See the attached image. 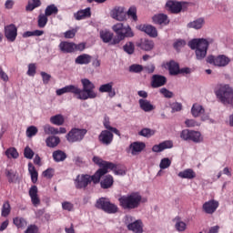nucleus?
<instances>
[{
    "mask_svg": "<svg viewBox=\"0 0 233 233\" xmlns=\"http://www.w3.org/2000/svg\"><path fill=\"white\" fill-rule=\"evenodd\" d=\"M93 162L95 163V165L100 167V168L96 170L93 176L88 175L89 183H94V185H97V183L101 182V177H103V176H105L106 174H108V168L114 169L116 166L114 165V163L105 161L99 157H94Z\"/></svg>",
    "mask_w": 233,
    "mask_h": 233,
    "instance_id": "f257e3e1",
    "label": "nucleus"
},
{
    "mask_svg": "<svg viewBox=\"0 0 233 233\" xmlns=\"http://www.w3.org/2000/svg\"><path fill=\"white\" fill-rule=\"evenodd\" d=\"M188 46L191 50H195L196 59L198 61H203L207 57V52L208 51V39L205 38H194L188 42Z\"/></svg>",
    "mask_w": 233,
    "mask_h": 233,
    "instance_id": "f03ea898",
    "label": "nucleus"
},
{
    "mask_svg": "<svg viewBox=\"0 0 233 233\" xmlns=\"http://www.w3.org/2000/svg\"><path fill=\"white\" fill-rule=\"evenodd\" d=\"M143 198L137 192H133L129 195H124L118 198L119 206L124 210H134V208H138L141 205V200Z\"/></svg>",
    "mask_w": 233,
    "mask_h": 233,
    "instance_id": "7ed1b4c3",
    "label": "nucleus"
},
{
    "mask_svg": "<svg viewBox=\"0 0 233 233\" xmlns=\"http://www.w3.org/2000/svg\"><path fill=\"white\" fill-rule=\"evenodd\" d=\"M113 32L116 34V37L111 40V45H119L120 41L126 39V37H134V31L130 25H123V23H117L112 26Z\"/></svg>",
    "mask_w": 233,
    "mask_h": 233,
    "instance_id": "20e7f679",
    "label": "nucleus"
},
{
    "mask_svg": "<svg viewBox=\"0 0 233 233\" xmlns=\"http://www.w3.org/2000/svg\"><path fill=\"white\" fill-rule=\"evenodd\" d=\"M83 89H81V93L77 94V99H81L82 101H86V99H96L97 97V93L94 90L96 89V85L92 83L88 78L81 79Z\"/></svg>",
    "mask_w": 233,
    "mask_h": 233,
    "instance_id": "39448f33",
    "label": "nucleus"
},
{
    "mask_svg": "<svg viewBox=\"0 0 233 233\" xmlns=\"http://www.w3.org/2000/svg\"><path fill=\"white\" fill-rule=\"evenodd\" d=\"M96 208L103 210L106 214H117L119 212V208L117 205L110 202L106 198H100L96 203Z\"/></svg>",
    "mask_w": 233,
    "mask_h": 233,
    "instance_id": "423d86ee",
    "label": "nucleus"
},
{
    "mask_svg": "<svg viewBox=\"0 0 233 233\" xmlns=\"http://www.w3.org/2000/svg\"><path fill=\"white\" fill-rule=\"evenodd\" d=\"M88 130L85 128H72L66 135V139L69 143H77L85 139Z\"/></svg>",
    "mask_w": 233,
    "mask_h": 233,
    "instance_id": "0eeeda50",
    "label": "nucleus"
},
{
    "mask_svg": "<svg viewBox=\"0 0 233 233\" xmlns=\"http://www.w3.org/2000/svg\"><path fill=\"white\" fill-rule=\"evenodd\" d=\"M207 63L214 65V66H227L230 63V58L225 55H219L218 56L210 55L207 57Z\"/></svg>",
    "mask_w": 233,
    "mask_h": 233,
    "instance_id": "6e6552de",
    "label": "nucleus"
},
{
    "mask_svg": "<svg viewBox=\"0 0 233 233\" xmlns=\"http://www.w3.org/2000/svg\"><path fill=\"white\" fill-rule=\"evenodd\" d=\"M90 177L88 174L77 175L74 180V185L77 190H86L88 185H90Z\"/></svg>",
    "mask_w": 233,
    "mask_h": 233,
    "instance_id": "1a4fd4ad",
    "label": "nucleus"
},
{
    "mask_svg": "<svg viewBox=\"0 0 233 233\" xmlns=\"http://www.w3.org/2000/svg\"><path fill=\"white\" fill-rule=\"evenodd\" d=\"M180 137L184 141H193V143H199V141H201V133L198 131L184 129L180 133Z\"/></svg>",
    "mask_w": 233,
    "mask_h": 233,
    "instance_id": "9d476101",
    "label": "nucleus"
},
{
    "mask_svg": "<svg viewBox=\"0 0 233 233\" xmlns=\"http://www.w3.org/2000/svg\"><path fill=\"white\" fill-rule=\"evenodd\" d=\"M110 17L116 21H127V13L125 12L124 6H115L110 11Z\"/></svg>",
    "mask_w": 233,
    "mask_h": 233,
    "instance_id": "9b49d317",
    "label": "nucleus"
},
{
    "mask_svg": "<svg viewBox=\"0 0 233 233\" xmlns=\"http://www.w3.org/2000/svg\"><path fill=\"white\" fill-rule=\"evenodd\" d=\"M5 35L7 41L14 43L17 39V26L14 24H10L5 26Z\"/></svg>",
    "mask_w": 233,
    "mask_h": 233,
    "instance_id": "f8f14e48",
    "label": "nucleus"
},
{
    "mask_svg": "<svg viewBox=\"0 0 233 233\" xmlns=\"http://www.w3.org/2000/svg\"><path fill=\"white\" fill-rule=\"evenodd\" d=\"M98 141L101 145L108 147V145H112V141H114V134L112 131L103 130L98 136Z\"/></svg>",
    "mask_w": 233,
    "mask_h": 233,
    "instance_id": "ddd939ff",
    "label": "nucleus"
},
{
    "mask_svg": "<svg viewBox=\"0 0 233 233\" xmlns=\"http://www.w3.org/2000/svg\"><path fill=\"white\" fill-rule=\"evenodd\" d=\"M218 207L219 202L215 199H211L203 204L202 209L206 214H214V212L218 210Z\"/></svg>",
    "mask_w": 233,
    "mask_h": 233,
    "instance_id": "4468645a",
    "label": "nucleus"
},
{
    "mask_svg": "<svg viewBox=\"0 0 233 233\" xmlns=\"http://www.w3.org/2000/svg\"><path fill=\"white\" fill-rule=\"evenodd\" d=\"M81 88L74 85H69L60 89H57L56 96H63V94H75V96H77V94H81Z\"/></svg>",
    "mask_w": 233,
    "mask_h": 233,
    "instance_id": "2eb2a0df",
    "label": "nucleus"
},
{
    "mask_svg": "<svg viewBox=\"0 0 233 233\" xmlns=\"http://www.w3.org/2000/svg\"><path fill=\"white\" fill-rule=\"evenodd\" d=\"M137 28L140 32H145L149 37H157V29L152 25H139Z\"/></svg>",
    "mask_w": 233,
    "mask_h": 233,
    "instance_id": "dca6fc26",
    "label": "nucleus"
},
{
    "mask_svg": "<svg viewBox=\"0 0 233 233\" xmlns=\"http://www.w3.org/2000/svg\"><path fill=\"white\" fill-rule=\"evenodd\" d=\"M166 6L171 14H179L183 10V4L177 1H167Z\"/></svg>",
    "mask_w": 233,
    "mask_h": 233,
    "instance_id": "f3484780",
    "label": "nucleus"
},
{
    "mask_svg": "<svg viewBox=\"0 0 233 233\" xmlns=\"http://www.w3.org/2000/svg\"><path fill=\"white\" fill-rule=\"evenodd\" d=\"M167 85V76L161 75H153L151 78L152 88H159Z\"/></svg>",
    "mask_w": 233,
    "mask_h": 233,
    "instance_id": "a211bd4d",
    "label": "nucleus"
},
{
    "mask_svg": "<svg viewBox=\"0 0 233 233\" xmlns=\"http://www.w3.org/2000/svg\"><path fill=\"white\" fill-rule=\"evenodd\" d=\"M99 92L101 94L107 93L110 97H116V89H114V83H107L99 86Z\"/></svg>",
    "mask_w": 233,
    "mask_h": 233,
    "instance_id": "6ab92c4d",
    "label": "nucleus"
},
{
    "mask_svg": "<svg viewBox=\"0 0 233 233\" xmlns=\"http://www.w3.org/2000/svg\"><path fill=\"white\" fill-rule=\"evenodd\" d=\"M137 46L141 50L150 52V50L154 49V41L148 39H141L139 42H137Z\"/></svg>",
    "mask_w": 233,
    "mask_h": 233,
    "instance_id": "aec40b11",
    "label": "nucleus"
},
{
    "mask_svg": "<svg viewBox=\"0 0 233 233\" xmlns=\"http://www.w3.org/2000/svg\"><path fill=\"white\" fill-rule=\"evenodd\" d=\"M174 147V144L170 140H166L164 142H161L158 145H155L152 147V152H163V150H167V148H172Z\"/></svg>",
    "mask_w": 233,
    "mask_h": 233,
    "instance_id": "412c9836",
    "label": "nucleus"
},
{
    "mask_svg": "<svg viewBox=\"0 0 233 233\" xmlns=\"http://www.w3.org/2000/svg\"><path fill=\"white\" fill-rule=\"evenodd\" d=\"M58 47L63 54H74V42L62 41Z\"/></svg>",
    "mask_w": 233,
    "mask_h": 233,
    "instance_id": "4be33fe9",
    "label": "nucleus"
},
{
    "mask_svg": "<svg viewBox=\"0 0 233 233\" xmlns=\"http://www.w3.org/2000/svg\"><path fill=\"white\" fill-rule=\"evenodd\" d=\"M153 23H155V25H163L164 26H167V25H168V23H170V20L168 19V15H165V14H158V15H155L153 17Z\"/></svg>",
    "mask_w": 233,
    "mask_h": 233,
    "instance_id": "5701e85b",
    "label": "nucleus"
},
{
    "mask_svg": "<svg viewBox=\"0 0 233 233\" xmlns=\"http://www.w3.org/2000/svg\"><path fill=\"white\" fill-rule=\"evenodd\" d=\"M114 185V177L112 175H106L104 178L100 181L101 188L106 190L107 188H112Z\"/></svg>",
    "mask_w": 233,
    "mask_h": 233,
    "instance_id": "b1692460",
    "label": "nucleus"
},
{
    "mask_svg": "<svg viewBox=\"0 0 233 233\" xmlns=\"http://www.w3.org/2000/svg\"><path fill=\"white\" fill-rule=\"evenodd\" d=\"M91 62H92V56H90L88 54L79 55L75 59L76 65H90Z\"/></svg>",
    "mask_w": 233,
    "mask_h": 233,
    "instance_id": "393cba45",
    "label": "nucleus"
},
{
    "mask_svg": "<svg viewBox=\"0 0 233 233\" xmlns=\"http://www.w3.org/2000/svg\"><path fill=\"white\" fill-rule=\"evenodd\" d=\"M138 104L141 110H143L144 112H152V110L156 109V106H154V105H152V103H150V101L147 99H139Z\"/></svg>",
    "mask_w": 233,
    "mask_h": 233,
    "instance_id": "a878e982",
    "label": "nucleus"
},
{
    "mask_svg": "<svg viewBox=\"0 0 233 233\" xmlns=\"http://www.w3.org/2000/svg\"><path fill=\"white\" fill-rule=\"evenodd\" d=\"M145 147H147V145H145V142H133L129 146V148H131V154L133 156H136L137 152H143V150H145Z\"/></svg>",
    "mask_w": 233,
    "mask_h": 233,
    "instance_id": "bb28decb",
    "label": "nucleus"
},
{
    "mask_svg": "<svg viewBox=\"0 0 233 233\" xmlns=\"http://www.w3.org/2000/svg\"><path fill=\"white\" fill-rule=\"evenodd\" d=\"M127 228L135 233H143V222H141V220H136L135 222L128 224Z\"/></svg>",
    "mask_w": 233,
    "mask_h": 233,
    "instance_id": "cd10ccee",
    "label": "nucleus"
},
{
    "mask_svg": "<svg viewBox=\"0 0 233 233\" xmlns=\"http://www.w3.org/2000/svg\"><path fill=\"white\" fill-rule=\"evenodd\" d=\"M100 39L103 43H112V39H114V33L105 29L99 32Z\"/></svg>",
    "mask_w": 233,
    "mask_h": 233,
    "instance_id": "c85d7f7f",
    "label": "nucleus"
},
{
    "mask_svg": "<svg viewBox=\"0 0 233 233\" xmlns=\"http://www.w3.org/2000/svg\"><path fill=\"white\" fill-rule=\"evenodd\" d=\"M178 177L182 179H194L196 178V172L192 168H187L178 173Z\"/></svg>",
    "mask_w": 233,
    "mask_h": 233,
    "instance_id": "c756f323",
    "label": "nucleus"
},
{
    "mask_svg": "<svg viewBox=\"0 0 233 233\" xmlns=\"http://www.w3.org/2000/svg\"><path fill=\"white\" fill-rule=\"evenodd\" d=\"M92 15V13L90 11V7H87L84 10H80L74 14V17L76 19V21H81L82 19H85L86 17H90Z\"/></svg>",
    "mask_w": 233,
    "mask_h": 233,
    "instance_id": "7c9ffc66",
    "label": "nucleus"
},
{
    "mask_svg": "<svg viewBox=\"0 0 233 233\" xmlns=\"http://www.w3.org/2000/svg\"><path fill=\"white\" fill-rule=\"evenodd\" d=\"M167 65V68L169 70V74L171 76H177V74H179V72H180L179 64H177L174 60H171Z\"/></svg>",
    "mask_w": 233,
    "mask_h": 233,
    "instance_id": "2f4dec72",
    "label": "nucleus"
},
{
    "mask_svg": "<svg viewBox=\"0 0 233 233\" xmlns=\"http://www.w3.org/2000/svg\"><path fill=\"white\" fill-rule=\"evenodd\" d=\"M203 25H205V18L200 17L193 22L188 23L187 28H194L195 30H200V28H203Z\"/></svg>",
    "mask_w": 233,
    "mask_h": 233,
    "instance_id": "473e14b6",
    "label": "nucleus"
},
{
    "mask_svg": "<svg viewBox=\"0 0 233 233\" xmlns=\"http://www.w3.org/2000/svg\"><path fill=\"white\" fill-rule=\"evenodd\" d=\"M50 123H52V125H56V127H61L65 125V116H63L61 114L55 115L50 117Z\"/></svg>",
    "mask_w": 233,
    "mask_h": 233,
    "instance_id": "72a5a7b5",
    "label": "nucleus"
},
{
    "mask_svg": "<svg viewBox=\"0 0 233 233\" xmlns=\"http://www.w3.org/2000/svg\"><path fill=\"white\" fill-rule=\"evenodd\" d=\"M46 146L49 147V148H56L59 143H61V139L59 137H48L46 140Z\"/></svg>",
    "mask_w": 233,
    "mask_h": 233,
    "instance_id": "f704fd0d",
    "label": "nucleus"
},
{
    "mask_svg": "<svg viewBox=\"0 0 233 233\" xmlns=\"http://www.w3.org/2000/svg\"><path fill=\"white\" fill-rule=\"evenodd\" d=\"M53 159L56 163H61V161H65L66 159V153L62 150H56L53 152Z\"/></svg>",
    "mask_w": 233,
    "mask_h": 233,
    "instance_id": "c9c22d12",
    "label": "nucleus"
},
{
    "mask_svg": "<svg viewBox=\"0 0 233 233\" xmlns=\"http://www.w3.org/2000/svg\"><path fill=\"white\" fill-rule=\"evenodd\" d=\"M28 172L31 176V181L32 183H37V178L39 177V173H37V170H35V167H34V164L29 163L28 164Z\"/></svg>",
    "mask_w": 233,
    "mask_h": 233,
    "instance_id": "e433bc0d",
    "label": "nucleus"
},
{
    "mask_svg": "<svg viewBox=\"0 0 233 233\" xmlns=\"http://www.w3.org/2000/svg\"><path fill=\"white\" fill-rule=\"evenodd\" d=\"M5 176L7 177L8 183H17V179H19V177L17 176V172L12 169H6Z\"/></svg>",
    "mask_w": 233,
    "mask_h": 233,
    "instance_id": "4c0bfd02",
    "label": "nucleus"
},
{
    "mask_svg": "<svg viewBox=\"0 0 233 233\" xmlns=\"http://www.w3.org/2000/svg\"><path fill=\"white\" fill-rule=\"evenodd\" d=\"M191 114L194 117H199L201 114H205V108L201 105L195 104L191 108Z\"/></svg>",
    "mask_w": 233,
    "mask_h": 233,
    "instance_id": "58836bf2",
    "label": "nucleus"
},
{
    "mask_svg": "<svg viewBox=\"0 0 233 233\" xmlns=\"http://www.w3.org/2000/svg\"><path fill=\"white\" fill-rule=\"evenodd\" d=\"M41 5V0H30L25 6V10L26 12H34V10H35V8H39Z\"/></svg>",
    "mask_w": 233,
    "mask_h": 233,
    "instance_id": "ea45409f",
    "label": "nucleus"
},
{
    "mask_svg": "<svg viewBox=\"0 0 233 233\" xmlns=\"http://www.w3.org/2000/svg\"><path fill=\"white\" fill-rule=\"evenodd\" d=\"M58 13L59 9L54 4L47 5L45 10V15L47 17H50V15H57Z\"/></svg>",
    "mask_w": 233,
    "mask_h": 233,
    "instance_id": "a19ab883",
    "label": "nucleus"
},
{
    "mask_svg": "<svg viewBox=\"0 0 233 233\" xmlns=\"http://www.w3.org/2000/svg\"><path fill=\"white\" fill-rule=\"evenodd\" d=\"M128 17V19H131L135 23L137 22V8L136 6H131L126 13V17Z\"/></svg>",
    "mask_w": 233,
    "mask_h": 233,
    "instance_id": "79ce46f5",
    "label": "nucleus"
},
{
    "mask_svg": "<svg viewBox=\"0 0 233 233\" xmlns=\"http://www.w3.org/2000/svg\"><path fill=\"white\" fill-rule=\"evenodd\" d=\"M13 223L14 225H15L17 228H25L26 225H28V222L26 221V219L21 217L15 218L13 219Z\"/></svg>",
    "mask_w": 233,
    "mask_h": 233,
    "instance_id": "37998d69",
    "label": "nucleus"
},
{
    "mask_svg": "<svg viewBox=\"0 0 233 233\" xmlns=\"http://www.w3.org/2000/svg\"><path fill=\"white\" fill-rule=\"evenodd\" d=\"M48 24V16L46 14H40L37 18L38 28H45Z\"/></svg>",
    "mask_w": 233,
    "mask_h": 233,
    "instance_id": "c03bdc74",
    "label": "nucleus"
},
{
    "mask_svg": "<svg viewBox=\"0 0 233 233\" xmlns=\"http://www.w3.org/2000/svg\"><path fill=\"white\" fill-rule=\"evenodd\" d=\"M5 156L8 159H17L19 157V152L15 147H9L5 150Z\"/></svg>",
    "mask_w": 233,
    "mask_h": 233,
    "instance_id": "a18cd8bd",
    "label": "nucleus"
},
{
    "mask_svg": "<svg viewBox=\"0 0 233 233\" xmlns=\"http://www.w3.org/2000/svg\"><path fill=\"white\" fill-rule=\"evenodd\" d=\"M175 221V228L177 230V232H185L187 230V223L181 221L179 218H176Z\"/></svg>",
    "mask_w": 233,
    "mask_h": 233,
    "instance_id": "49530a36",
    "label": "nucleus"
},
{
    "mask_svg": "<svg viewBox=\"0 0 233 233\" xmlns=\"http://www.w3.org/2000/svg\"><path fill=\"white\" fill-rule=\"evenodd\" d=\"M156 134V130L150 129L148 127L143 128L138 132V136H142V137H152Z\"/></svg>",
    "mask_w": 233,
    "mask_h": 233,
    "instance_id": "de8ad7c7",
    "label": "nucleus"
},
{
    "mask_svg": "<svg viewBox=\"0 0 233 233\" xmlns=\"http://www.w3.org/2000/svg\"><path fill=\"white\" fill-rule=\"evenodd\" d=\"M11 210H12V208L10 207V202L8 201L5 202L2 207V213H1L2 218H8Z\"/></svg>",
    "mask_w": 233,
    "mask_h": 233,
    "instance_id": "09e8293b",
    "label": "nucleus"
},
{
    "mask_svg": "<svg viewBox=\"0 0 233 233\" xmlns=\"http://www.w3.org/2000/svg\"><path fill=\"white\" fill-rule=\"evenodd\" d=\"M124 52L126 54H128L129 56H132L136 50V46H134V43L132 42H127L124 46H123Z\"/></svg>",
    "mask_w": 233,
    "mask_h": 233,
    "instance_id": "8fccbe9b",
    "label": "nucleus"
},
{
    "mask_svg": "<svg viewBox=\"0 0 233 233\" xmlns=\"http://www.w3.org/2000/svg\"><path fill=\"white\" fill-rule=\"evenodd\" d=\"M44 132H45V134H47V135L52 134L53 136H56V135L59 134V129L56 128L50 125H46V126H44Z\"/></svg>",
    "mask_w": 233,
    "mask_h": 233,
    "instance_id": "3c124183",
    "label": "nucleus"
},
{
    "mask_svg": "<svg viewBox=\"0 0 233 233\" xmlns=\"http://www.w3.org/2000/svg\"><path fill=\"white\" fill-rule=\"evenodd\" d=\"M104 127H105V128H106V130H108L109 132H113V134H116V136H118V137H121V132H119L117 128L112 127L110 126V122H109V121H105V122H104Z\"/></svg>",
    "mask_w": 233,
    "mask_h": 233,
    "instance_id": "603ef678",
    "label": "nucleus"
},
{
    "mask_svg": "<svg viewBox=\"0 0 233 233\" xmlns=\"http://www.w3.org/2000/svg\"><path fill=\"white\" fill-rule=\"evenodd\" d=\"M172 165V160L168 157H164L161 159L159 167L161 170H165L166 168H168Z\"/></svg>",
    "mask_w": 233,
    "mask_h": 233,
    "instance_id": "864d4df0",
    "label": "nucleus"
},
{
    "mask_svg": "<svg viewBox=\"0 0 233 233\" xmlns=\"http://www.w3.org/2000/svg\"><path fill=\"white\" fill-rule=\"evenodd\" d=\"M129 72H133L134 74H139L140 72H143V66L133 64L129 66Z\"/></svg>",
    "mask_w": 233,
    "mask_h": 233,
    "instance_id": "5fc2aeb1",
    "label": "nucleus"
},
{
    "mask_svg": "<svg viewBox=\"0 0 233 233\" xmlns=\"http://www.w3.org/2000/svg\"><path fill=\"white\" fill-rule=\"evenodd\" d=\"M37 132H38V130L35 126H30L26 129V136H27V137H34V136H35L37 134Z\"/></svg>",
    "mask_w": 233,
    "mask_h": 233,
    "instance_id": "6e6d98bb",
    "label": "nucleus"
},
{
    "mask_svg": "<svg viewBox=\"0 0 233 233\" xmlns=\"http://www.w3.org/2000/svg\"><path fill=\"white\" fill-rule=\"evenodd\" d=\"M160 94H162V96L167 99H172V97H174V93L165 87L160 89Z\"/></svg>",
    "mask_w": 233,
    "mask_h": 233,
    "instance_id": "4d7b16f0",
    "label": "nucleus"
},
{
    "mask_svg": "<svg viewBox=\"0 0 233 233\" xmlns=\"http://www.w3.org/2000/svg\"><path fill=\"white\" fill-rule=\"evenodd\" d=\"M34 150L30 147H26L24 150V156L26 159H32L34 157Z\"/></svg>",
    "mask_w": 233,
    "mask_h": 233,
    "instance_id": "13d9d810",
    "label": "nucleus"
},
{
    "mask_svg": "<svg viewBox=\"0 0 233 233\" xmlns=\"http://www.w3.org/2000/svg\"><path fill=\"white\" fill-rule=\"evenodd\" d=\"M62 208L63 210H67V212L74 211V204L68 201H65L62 203Z\"/></svg>",
    "mask_w": 233,
    "mask_h": 233,
    "instance_id": "bf43d9fd",
    "label": "nucleus"
},
{
    "mask_svg": "<svg viewBox=\"0 0 233 233\" xmlns=\"http://www.w3.org/2000/svg\"><path fill=\"white\" fill-rule=\"evenodd\" d=\"M40 76H42L44 85H48V83H50V79H52V76L43 71L40 73Z\"/></svg>",
    "mask_w": 233,
    "mask_h": 233,
    "instance_id": "052dcab7",
    "label": "nucleus"
},
{
    "mask_svg": "<svg viewBox=\"0 0 233 233\" xmlns=\"http://www.w3.org/2000/svg\"><path fill=\"white\" fill-rule=\"evenodd\" d=\"M185 45H187V42H185V40H177L174 44V49L175 50H179L180 48H183V46H185Z\"/></svg>",
    "mask_w": 233,
    "mask_h": 233,
    "instance_id": "680f3d73",
    "label": "nucleus"
},
{
    "mask_svg": "<svg viewBox=\"0 0 233 233\" xmlns=\"http://www.w3.org/2000/svg\"><path fill=\"white\" fill-rule=\"evenodd\" d=\"M76 32V29L68 30L64 34V37H66V39H74Z\"/></svg>",
    "mask_w": 233,
    "mask_h": 233,
    "instance_id": "e2e57ef3",
    "label": "nucleus"
},
{
    "mask_svg": "<svg viewBox=\"0 0 233 233\" xmlns=\"http://www.w3.org/2000/svg\"><path fill=\"white\" fill-rule=\"evenodd\" d=\"M171 108L172 112H180V110H182L183 108V105L178 102H174L173 104H171Z\"/></svg>",
    "mask_w": 233,
    "mask_h": 233,
    "instance_id": "0e129e2a",
    "label": "nucleus"
},
{
    "mask_svg": "<svg viewBox=\"0 0 233 233\" xmlns=\"http://www.w3.org/2000/svg\"><path fill=\"white\" fill-rule=\"evenodd\" d=\"M35 70H36L35 64H29L27 76H31L32 77H34V76H35Z\"/></svg>",
    "mask_w": 233,
    "mask_h": 233,
    "instance_id": "69168bd1",
    "label": "nucleus"
},
{
    "mask_svg": "<svg viewBox=\"0 0 233 233\" xmlns=\"http://www.w3.org/2000/svg\"><path fill=\"white\" fill-rule=\"evenodd\" d=\"M42 175L44 177H47V179H52V177H54V169L47 168L43 172Z\"/></svg>",
    "mask_w": 233,
    "mask_h": 233,
    "instance_id": "338daca9",
    "label": "nucleus"
},
{
    "mask_svg": "<svg viewBox=\"0 0 233 233\" xmlns=\"http://www.w3.org/2000/svg\"><path fill=\"white\" fill-rule=\"evenodd\" d=\"M39 229L37 228V226L35 225H30L25 233H38Z\"/></svg>",
    "mask_w": 233,
    "mask_h": 233,
    "instance_id": "774afa93",
    "label": "nucleus"
}]
</instances>
